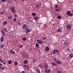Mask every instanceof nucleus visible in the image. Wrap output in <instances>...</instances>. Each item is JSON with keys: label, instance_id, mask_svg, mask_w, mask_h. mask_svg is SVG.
<instances>
[{"label": "nucleus", "instance_id": "nucleus-13", "mask_svg": "<svg viewBox=\"0 0 73 73\" xmlns=\"http://www.w3.org/2000/svg\"><path fill=\"white\" fill-rule=\"evenodd\" d=\"M57 32L58 33H60V32H62V31H61L60 29H58L57 30Z\"/></svg>", "mask_w": 73, "mask_h": 73}, {"label": "nucleus", "instance_id": "nucleus-38", "mask_svg": "<svg viewBox=\"0 0 73 73\" xmlns=\"http://www.w3.org/2000/svg\"><path fill=\"white\" fill-rule=\"evenodd\" d=\"M36 7L37 8H39L40 7V5H39L38 4L36 5Z\"/></svg>", "mask_w": 73, "mask_h": 73}, {"label": "nucleus", "instance_id": "nucleus-34", "mask_svg": "<svg viewBox=\"0 0 73 73\" xmlns=\"http://www.w3.org/2000/svg\"><path fill=\"white\" fill-rule=\"evenodd\" d=\"M46 69V70H45V73H48V69Z\"/></svg>", "mask_w": 73, "mask_h": 73}, {"label": "nucleus", "instance_id": "nucleus-23", "mask_svg": "<svg viewBox=\"0 0 73 73\" xmlns=\"http://www.w3.org/2000/svg\"><path fill=\"white\" fill-rule=\"evenodd\" d=\"M38 66L40 67V68H42V66L41 65V64H39L38 65Z\"/></svg>", "mask_w": 73, "mask_h": 73}, {"label": "nucleus", "instance_id": "nucleus-15", "mask_svg": "<svg viewBox=\"0 0 73 73\" xmlns=\"http://www.w3.org/2000/svg\"><path fill=\"white\" fill-rule=\"evenodd\" d=\"M45 50L47 51H49V47L47 46L46 47Z\"/></svg>", "mask_w": 73, "mask_h": 73}, {"label": "nucleus", "instance_id": "nucleus-50", "mask_svg": "<svg viewBox=\"0 0 73 73\" xmlns=\"http://www.w3.org/2000/svg\"><path fill=\"white\" fill-rule=\"evenodd\" d=\"M4 11H3L2 12H1V13H0L1 14H3L4 13Z\"/></svg>", "mask_w": 73, "mask_h": 73}, {"label": "nucleus", "instance_id": "nucleus-53", "mask_svg": "<svg viewBox=\"0 0 73 73\" xmlns=\"http://www.w3.org/2000/svg\"><path fill=\"white\" fill-rule=\"evenodd\" d=\"M3 63L4 64V65H5L6 64V63H5V62H3Z\"/></svg>", "mask_w": 73, "mask_h": 73}, {"label": "nucleus", "instance_id": "nucleus-11", "mask_svg": "<svg viewBox=\"0 0 73 73\" xmlns=\"http://www.w3.org/2000/svg\"><path fill=\"white\" fill-rule=\"evenodd\" d=\"M22 28L23 29L25 28L26 29H27L28 27H27V25H26L25 24H24L23 25V27H22Z\"/></svg>", "mask_w": 73, "mask_h": 73}, {"label": "nucleus", "instance_id": "nucleus-32", "mask_svg": "<svg viewBox=\"0 0 73 73\" xmlns=\"http://www.w3.org/2000/svg\"><path fill=\"white\" fill-rule=\"evenodd\" d=\"M25 58H28V57H29V56H28V55H26V56Z\"/></svg>", "mask_w": 73, "mask_h": 73}, {"label": "nucleus", "instance_id": "nucleus-6", "mask_svg": "<svg viewBox=\"0 0 73 73\" xmlns=\"http://www.w3.org/2000/svg\"><path fill=\"white\" fill-rule=\"evenodd\" d=\"M66 27L67 29H71V28H72V27L71 26L69 25H66Z\"/></svg>", "mask_w": 73, "mask_h": 73}, {"label": "nucleus", "instance_id": "nucleus-1", "mask_svg": "<svg viewBox=\"0 0 73 73\" xmlns=\"http://www.w3.org/2000/svg\"><path fill=\"white\" fill-rule=\"evenodd\" d=\"M60 51L59 50L57 49H55L53 50V51L52 52L53 54H56V53H58Z\"/></svg>", "mask_w": 73, "mask_h": 73}, {"label": "nucleus", "instance_id": "nucleus-12", "mask_svg": "<svg viewBox=\"0 0 73 73\" xmlns=\"http://www.w3.org/2000/svg\"><path fill=\"white\" fill-rule=\"evenodd\" d=\"M4 41V37L3 36H1V42H3Z\"/></svg>", "mask_w": 73, "mask_h": 73}, {"label": "nucleus", "instance_id": "nucleus-24", "mask_svg": "<svg viewBox=\"0 0 73 73\" xmlns=\"http://www.w3.org/2000/svg\"><path fill=\"white\" fill-rule=\"evenodd\" d=\"M23 45L22 44H21L19 45V47L20 48H23Z\"/></svg>", "mask_w": 73, "mask_h": 73}, {"label": "nucleus", "instance_id": "nucleus-10", "mask_svg": "<svg viewBox=\"0 0 73 73\" xmlns=\"http://www.w3.org/2000/svg\"><path fill=\"white\" fill-rule=\"evenodd\" d=\"M71 13H72L71 12L69 11H68L67 12L66 15H68L69 16V15H70V14H71Z\"/></svg>", "mask_w": 73, "mask_h": 73}, {"label": "nucleus", "instance_id": "nucleus-46", "mask_svg": "<svg viewBox=\"0 0 73 73\" xmlns=\"http://www.w3.org/2000/svg\"><path fill=\"white\" fill-rule=\"evenodd\" d=\"M26 56V54H23V57H25Z\"/></svg>", "mask_w": 73, "mask_h": 73}, {"label": "nucleus", "instance_id": "nucleus-39", "mask_svg": "<svg viewBox=\"0 0 73 73\" xmlns=\"http://www.w3.org/2000/svg\"><path fill=\"white\" fill-rule=\"evenodd\" d=\"M35 20H38V17H35Z\"/></svg>", "mask_w": 73, "mask_h": 73}, {"label": "nucleus", "instance_id": "nucleus-43", "mask_svg": "<svg viewBox=\"0 0 73 73\" xmlns=\"http://www.w3.org/2000/svg\"><path fill=\"white\" fill-rule=\"evenodd\" d=\"M44 28H46V27H47V25L46 24H45L44 26Z\"/></svg>", "mask_w": 73, "mask_h": 73}, {"label": "nucleus", "instance_id": "nucleus-27", "mask_svg": "<svg viewBox=\"0 0 73 73\" xmlns=\"http://www.w3.org/2000/svg\"><path fill=\"white\" fill-rule=\"evenodd\" d=\"M55 7L56 8H58V5H55Z\"/></svg>", "mask_w": 73, "mask_h": 73}, {"label": "nucleus", "instance_id": "nucleus-44", "mask_svg": "<svg viewBox=\"0 0 73 73\" xmlns=\"http://www.w3.org/2000/svg\"><path fill=\"white\" fill-rule=\"evenodd\" d=\"M15 65H17V62H16L15 63Z\"/></svg>", "mask_w": 73, "mask_h": 73}, {"label": "nucleus", "instance_id": "nucleus-47", "mask_svg": "<svg viewBox=\"0 0 73 73\" xmlns=\"http://www.w3.org/2000/svg\"><path fill=\"white\" fill-rule=\"evenodd\" d=\"M25 67V68H28V66L27 65H24Z\"/></svg>", "mask_w": 73, "mask_h": 73}, {"label": "nucleus", "instance_id": "nucleus-17", "mask_svg": "<svg viewBox=\"0 0 73 73\" xmlns=\"http://www.w3.org/2000/svg\"><path fill=\"white\" fill-rule=\"evenodd\" d=\"M1 32L3 33V35H4V36L5 35V32H4V31L1 30Z\"/></svg>", "mask_w": 73, "mask_h": 73}, {"label": "nucleus", "instance_id": "nucleus-60", "mask_svg": "<svg viewBox=\"0 0 73 73\" xmlns=\"http://www.w3.org/2000/svg\"><path fill=\"white\" fill-rule=\"evenodd\" d=\"M3 68L2 67V66H0V69H2V68Z\"/></svg>", "mask_w": 73, "mask_h": 73}, {"label": "nucleus", "instance_id": "nucleus-58", "mask_svg": "<svg viewBox=\"0 0 73 73\" xmlns=\"http://www.w3.org/2000/svg\"><path fill=\"white\" fill-rule=\"evenodd\" d=\"M58 73H61V71H59L58 72Z\"/></svg>", "mask_w": 73, "mask_h": 73}, {"label": "nucleus", "instance_id": "nucleus-14", "mask_svg": "<svg viewBox=\"0 0 73 73\" xmlns=\"http://www.w3.org/2000/svg\"><path fill=\"white\" fill-rule=\"evenodd\" d=\"M64 44L66 45L68 44V42L67 41H65L64 42Z\"/></svg>", "mask_w": 73, "mask_h": 73}, {"label": "nucleus", "instance_id": "nucleus-52", "mask_svg": "<svg viewBox=\"0 0 73 73\" xmlns=\"http://www.w3.org/2000/svg\"><path fill=\"white\" fill-rule=\"evenodd\" d=\"M50 72V70H48V73H49Z\"/></svg>", "mask_w": 73, "mask_h": 73}, {"label": "nucleus", "instance_id": "nucleus-61", "mask_svg": "<svg viewBox=\"0 0 73 73\" xmlns=\"http://www.w3.org/2000/svg\"><path fill=\"white\" fill-rule=\"evenodd\" d=\"M0 66H2V64L0 63Z\"/></svg>", "mask_w": 73, "mask_h": 73}, {"label": "nucleus", "instance_id": "nucleus-48", "mask_svg": "<svg viewBox=\"0 0 73 73\" xmlns=\"http://www.w3.org/2000/svg\"><path fill=\"white\" fill-rule=\"evenodd\" d=\"M58 11H61V9L60 8H58Z\"/></svg>", "mask_w": 73, "mask_h": 73}, {"label": "nucleus", "instance_id": "nucleus-9", "mask_svg": "<svg viewBox=\"0 0 73 73\" xmlns=\"http://www.w3.org/2000/svg\"><path fill=\"white\" fill-rule=\"evenodd\" d=\"M10 53L13 54H15V52L14 51H13V50L12 49L10 50Z\"/></svg>", "mask_w": 73, "mask_h": 73}, {"label": "nucleus", "instance_id": "nucleus-30", "mask_svg": "<svg viewBox=\"0 0 73 73\" xmlns=\"http://www.w3.org/2000/svg\"><path fill=\"white\" fill-rule=\"evenodd\" d=\"M23 41H25L27 40V38L25 37H24L23 38Z\"/></svg>", "mask_w": 73, "mask_h": 73}, {"label": "nucleus", "instance_id": "nucleus-4", "mask_svg": "<svg viewBox=\"0 0 73 73\" xmlns=\"http://www.w3.org/2000/svg\"><path fill=\"white\" fill-rule=\"evenodd\" d=\"M37 41L38 44H40V45L42 44V43L44 42H43V41L41 40H37Z\"/></svg>", "mask_w": 73, "mask_h": 73}, {"label": "nucleus", "instance_id": "nucleus-49", "mask_svg": "<svg viewBox=\"0 0 73 73\" xmlns=\"http://www.w3.org/2000/svg\"><path fill=\"white\" fill-rule=\"evenodd\" d=\"M55 11L56 12H58V9H55Z\"/></svg>", "mask_w": 73, "mask_h": 73}, {"label": "nucleus", "instance_id": "nucleus-25", "mask_svg": "<svg viewBox=\"0 0 73 73\" xmlns=\"http://www.w3.org/2000/svg\"><path fill=\"white\" fill-rule=\"evenodd\" d=\"M66 50L67 52H70V50L69 49V48H67L66 49Z\"/></svg>", "mask_w": 73, "mask_h": 73}, {"label": "nucleus", "instance_id": "nucleus-57", "mask_svg": "<svg viewBox=\"0 0 73 73\" xmlns=\"http://www.w3.org/2000/svg\"><path fill=\"white\" fill-rule=\"evenodd\" d=\"M3 61L4 62H6V60H5V59Z\"/></svg>", "mask_w": 73, "mask_h": 73}, {"label": "nucleus", "instance_id": "nucleus-36", "mask_svg": "<svg viewBox=\"0 0 73 73\" xmlns=\"http://www.w3.org/2000/svg\"><path fill=\"white\" fill-rule=\"evenodd\" d=\"M73 15V14H71V13L70 15H69V16H70V17H72Z\"/></svg>", "mask_w": 73, "mask_h": 73}, {"label": "nucleus", "instance_id": "nucleus-31", "mask_svg": "<svg viewBox=\"0 0 73 73\" xmlns=\"http://www.w3.org/2000/svg\"><path fill=\"white\" fill-rule=\"evenodd\" d=\"M46 37H43L42 38V39H41V40H42V39L43 40V39H44V40H45V39H46Z\"/></svg>", "mask_w": 73, "mask_h": 73}, {"label": "nucleus", "instance_id": "nucleus-37", "mask_svg": "<svg viewBox=\"0 0 73 73\" xmlns=\"http://www.w3.org/2000/svg\"><path fill=\"white\" fill-rule=\"evenodd\" d=\"M2 2H6L7 0H1Z\"/></svg>", "mask_w": 73, "mask_h": 73}, {"label": "nucleus", "instance_id": "nucleus-20", "mask_svg": "<svg viewBox=\"0 0 73 73\" xmlns=\"http://www.w3.org/2000/svg\"><path fill=\"white\" fill-rule=\"evenodd\" d=\"M27 62H28L27 60H26V61L24 60V64H27Z\"/></svg>", "mask_w": 73, "mask_h": 73}, {"label": "nucleus", "instance_id": "nucleus-26", "mask_svg": "<svg viewBox=\"0 0 73 73\" xmlns=\"http://www.w3.org/2000/svg\"><path fill=\"white\" fill-rule=\"evenodd\" d=\"M36 70L38 72V73H40V70H39V69H36Z\"/></svg>", "mask_w": 73, "mask_h": 73}, {"label": "nucleus", "instance_id": "nucleus-64", "mask_svg": "<svg viewBox=\"0 0 73 73\" xmlns=\"http://www.w3.org/2000/svg\"><path fill=\"white\" fill-rule=\"evenodd\" d=\"M37 24H38H38H39V23H37Z\"/></svg>", "mask_w": 73, "mask_h": 73}, {"label": "nucleus", "instance_id": "nucleus-40", "mask_svg": "<svg viewBox=\"0 0 73 73\" xmlns=\"http://www.w3.org/2000/svg\"><path fill=\"white\" fill-rule=\"evenodd\" d=\"M13 20L14 21H16L17 20L16 18H14L13 19Z\"/></svg>", "mask_w": 73, "mask_h": 73}, {"label": "nucleus", "instance_id": "nucleus-22", "mask_svg": "<svg viewBox=\"0 0 73 73\" xmlns=\"http://www.w3.org/2000/svg\"><path fill=\"white\" fill-rule=\"evenodd\" d=\"M57 19H61V16H59L57 17Z\"/></svg>", "mask_w": 73, "mask_h": 73}, {"label": "nucleus", "instance_id": "nucleus-19", "mask_svg": "<svg viewBox=\"0 0 73 73\" xmlns=\"http://www.w3.org/2000/svg\"><path fill=\"white\" fill-rule=\"evenodd\" d=\"M7 21H5L3 22V25H6V24H7Z\"/></svg>", "mask_w": 73, "mask_h": 73}, {"label": "nucleus", "instance_id": "nucleus-5", "mask_svg": "<svg viewBox=\"0 0 73 73\" xmlns=\"http://www.w3.org/2000/svg\"><path fill=\"white\" fill-rule=\"evenodd\" d=\"M26 29V31H25V32L26 33V34H27V33H28V32H31V29H28V27Z\"/></svg>", "mask_w": 73, "mask_h": 73}, {"label": "nucleus", "instance_id": "nucleus-7", "mask_svg": "<svg viewBox=\"0 0 73 73\" xmlns=\"http://www.w3.org/2000/svg\"><path fill=\"white\" fill-rule=\"evenodd\" d=\"M56 63L57 64H58L59 65H60V64H61V61L59 60V59H58V61H57V62Z\"/></svg>", "mask_w": 73, "mask_h": 73}, {"label": "nucleus", "instance_id": "nucleus-55", "mask_svg": "<svg viewBox=\"0 0 73 73\" xmlns=\"http://www.w3.org/2000/svg\"><path fill=\"white\" fill-rule=\"evenodd\" d=\"M22 73H25V71H23L22 72Z\"/></svg>", "mask_w": 73, "mask_h": 73}, {"label": "nucleus", "instance_id": "nucleus-29", "mask_svg": "<svg viewBox=\"0 0 73 73\" xmlns=\"http://www.w3.org/2000/svg\"><path fill=\"white\" fill-rule=\"evenodd\" d=\"M32 15H33V16H36V13H32Z\"/></svg>", "mask_w": 73, "mask_h": 73}, {"label": "nucleus", "instance_id": "nucleus-21", "mask_svg": "<svg viewBox=\"0 0 73 73\" xmlns=\"http://www.w3.org/2000/svg\"><path fill=\"white\" fill-rule=\"evenodd\" d=\"M11 63L12 61H11V60H9L8 64H11Z\"/></svg>", "mask_w": 73, "mask_h": 73}, {"label": "nucleus", "instance_id": "nucleus-3", "mask_svg": "<svg viewBox=\"0 0 73 73\" xmlns=\"http://www.w3.org/2000/svg\"><path fill=\"white\" fill-rule=\"evenodd\" d=\"M10 11H11V12H12V13H15L16 10L14 7H12L11 8Z\"/></svg>", "mask_w": 73, "mask_h": 73}, {"label": "nucleus", "instance_id": "nucleus-8", "mask_svg": "<svg viewBox=\"0 0 73 73\" xmlns=\"http://www.w3.org/2000/svg\"><path fill=\"white\" fill-rule=\"evenodd\" d=\"M58 60V59L57 58H54V62H55V63H56Z\"/></svg>", "mask_w": 73, "mask_h": 73}, {"label": "nucleus", "instance_id": "nucleus-59", "mask_svg": "<svg viewBox=\"0 0 73 73\" xmlns=\"http://www.w3.org/2000/svg\"><path fill=\"white\" fill-rule=\"evenodd\" d=\"M39 5H42V4H41V3H39Z\"/></svg>", "mask_w": 73, "mask_h": 73}, {"label": "nucleus", "instance_id": "nucleus-51", "mask_svg": "<svg viewBox=\"0 0 73 73\" xmlns=\"http://www.w3.org/2000/svg\"><path fill=\"white\" fill-rule=\"evenodd\" d=\"M15 17H17V15H16L15 14Z\"/></svg>", "mask_w": 73, "mask_h": 73}, {"label": "nucleus", "instance_id": "nucleus-63", "mask_svg": "<svg viewBox=\"0 0 73 73\" xmlns=\"http://www.w3.org/2000/svg\"><path fill=\"white\" fill-rule=\"evenodd\" d=\"M2 7H4V5H3V6H2Z\"/></svg>", "mask_w": 73, "mask_h": 73}, {"label": "nucleus", "instance_id": "nucleus-42", "mask_svg": "<svg viewBox=\"0 0 73 73\" xmlns=\"http://www.w3.org/2000/svg\"><path fill=\"white\" fill-rule=\"evenodd\" d=\"M33 61L34 62H35L36 61V60L35 59H34V60H33Z\"/></svg>", "mask_w": 73, "mask_h": 73}, {"label": "nucleus", "instance_id": "nucleus-28", "mask_svg": "<svg viewBox=\"0 0 73 73\" xmlns=\"http://www.w3.org/2000/svg\"><path fill=\"white\" fill-rule=\"evenodd\" d=\"M36 47H38V46H39V45H38V43H36Z\"/></svg>", "mask_w": 73, "mask_h": 73}, {"label": "nucleus", "instance_id": "nucleus-56", "mask_svg": "<svg viewBox=\"0 0 73 73\" xmlns=\"http://www.w3.org/2000/svg\"><path fill=\"white\" fill-rule=\"evenodd\" d=\"M32 48H30V51L32 50Z\"/></svg>", "mask_w": 73, "mask_h": 73}, {"label": "nucleus", "instance_id": "nucleus-45", "mask_svg": "<svg viewBox=\"0 0 73 73\" xmlns=\"http://www.w3.org/2000/svg\"><path fill=\"white\" fill-rule=\"evenodd\" d=\"M7 1L8 3H11V2L9 0H8Z\"/></svg>", "mask_w": 73, "mask_h": 73}, {"label": "nucleus", "instance_id": "nucleus-54", "mask_svg": "<svg viewBox=\"0 0 73 73\" xmlns=\"http://www.w3.org/2000/svg\"><path fill=\"white\" fill-rule=\"evenodd\" d=\"M0 61L1 63L3 62V60H2L1 59L0 60Z\"/></svg>", "mask_w": 73, "mask_h": 73}, {"label": "nucleus", "instance_id": "nucleus-2", "mask_svg": "<svg viewBox=\"0 0 73 73\" xmlns=\"http://www.w3.org/2000/svg\"><path fill=\"white\" fill-rule=\"evenodd\" d=\"M44 67L45 69H48V65L47 64V63H45L44 64Z\"/></svg>", "mask_w": 73, "mask_h": 73}, {"label": "nucleus", "instance_id": "nucleus-35", "mask_svg": "<svg viewBox=\"0 0 73 73\" xmlns=\"http://www.w3.org/2000/svg\"><path fill=\"white\" fill-rule=\"evenodd\" d=\"M8 18L9 19H10V20H11L12 18V17H11V16H9L8 17Z\"/></svg>", "mask_w": 73, "mask_h": 73}, {"label": "nucleus", "instance_id": "nucleus-18", "mask_svg": "<svg viewBox=\"0 0 73 73\" xmlns=\"http://www.w3.org/2000/svg\"><path fill=\"white\" fill-rule=\"evenodd\" d=\"M52 64L53 66H56V65H57L54 62L52 63Z\"/></svg>", "mask_w": 73, "mask_h": 73}, {"label": "nucleus", "instance_id": "nucleus-16", "mask_svg": "<svg viewBox=\"0 0 73 73\" xmlns=\"http://www.w3.org/2000/svg\"><path fill=\"white\" fill-rule=\"evenodd\" d=\"M69 56L70 57H71V58H72L73 57V54H69Z\"/></svg>", "mask_w": 73, "mask_h": 73}, {"label": "nucleus", "instance_id": "nucleus-33", "mask_svg": "<svg viewBox=\"0 0 73 73\" xmlns=\"http://www.w3.org/2000/svg\"><path fill=\"white\" fill-rule=\"evenodd\" d=\"M3 30L4 31H5V32H8L7 29H3Z\"/></svg>", "mask_w": 73, "mask_h": 73}, {"label": "nucleus", "instance_id": "nucleus-62", "mask_svg": "<svg viewBox=\"0 0 73 73\" xmlns=\"http://www.w3.org/2000/svg\"><path fill=\"white\" fill-rule=\"evenodd\" d=\"M2 69L4 70V68H2Z\"/></svg>", "mask_w": 73, "mask_h": 73}, {"label": "nucleus", "instance_id": "nucleus-41", "mask_svg": "<svg viewBox=\"0 0 73 73\" xmlns=\"http://www.w3.org/2000/svg\"><path fill=\"white\" fill-rule=\"evenodd\" d=\"M3 47H4V45L3 44L1 46L0 48H3Z\"/></svg>", "mask_w": 73, "mask_h": 73}]
</instances>
